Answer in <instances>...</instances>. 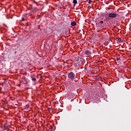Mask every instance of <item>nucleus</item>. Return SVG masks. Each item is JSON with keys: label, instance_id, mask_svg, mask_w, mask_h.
Instances as JSON below:
<instances>
[{"label": "nucleus", "instance_id": "obj_1", "mask_svg": "<svg viewBox=\"0 0 131 131\" xmlns=\"http://www.w3.org/2000/svg\"><path fill=\"white\" fill-rule=\"evenodd\" d=\"M68 77L70 78L72 80H73V79H74V77H75V74L72 72L69 73L68 75Z\"/></svg>", "mask_w": 131, "mask_h": 131}, {"label": "nucleus", "instance_id": "obj_2", "mask_svg": "<svg viewBox=\"0 0 131 131\" xmlns=\"http://www.w3.org/2000/svg\"><path fill=\"white\" fill-rule=\"evenodd\" d=\"M108 18H116V17H117V14L114 13H110L108 14Z\"/></svg>", "mask_w": 131, "mask_h": 131}, {"label": "nucleus", "instance_id": "obj_3", "mask_svg": "<svg viewBox=\"0 0 131 131\" xmlns=\"http://www.w3.org/2000/svg\"><path fill=\"white\" fill-rule=\"evenodd\" d=\"M4 126L3 128L4 130H6V129H8V128H9V126L7 124H4Z\"/></svg>", "mask_w": 131, "mask_h": 131}, {"label": "nucleus", "instance_id": "obj_4", "mask_svg": "<svg viewBox=\"0 0 131 131\" xmlns=\"http://www.w3.org/2000/svg\"><path fill=\"white\" fill-rule=\"evenodd\" d=\"M85 55H90L92 54V52L90 50H86L85 52Z\"/></svg>", "mask_w": 131, "mask_h": 131}, {"label": "nucleus", "instance_id": "obj_5", "mask_svg": "<svg viewBox=\"0 0 131 131\" xmlns=\"http://www.w3.org/2000/svg\"><path fill=\"white\" fill-rule=\"evenodd\" d=\"M118 42H123V40L121 39L120 38H117Z\"/></svg>", "mask_w": 131, "mask_h": 131}, {"label": "nucleus", "instance_id": "obj_6", "mask_svg": "<svg viewBox=\"0 0 131 131\" xmlns=\"http://www.w3.org/2000/svg\"><path fill=\"white\" fill-rule=\"evenodd\" d=\"M71 25L72 26H75V25H76V22L75 21H72L71 23Z\"/></svg>", "mask_w": 131, "mask_h": 131}, {"label": "nucleus", "instance_id": "obj_7", "mask_svg": "<svg viewBox=\"0 0 131 131\" xmlns=\"http://www.w3.org/2000/svg\"><path fill=\"white\" fill-rule=\"evenodd\" d=\"M81 58L78 57H76L75 58V60L76 61H77V62H78V61H79V60H81Z\"/></svg>", "mask_w": 131, "mask_h": 131}, {"label": "nucleus", "instance_id": "obj_8", "mask_svg": "<svg viewBox=\"0 0 131 131\" xmlns=\"http://www.w3.org/2000/svg\"><path fill=\"white\" fill-rule=\"evenodd\" d=\"M73 3L75 5H76V4H77V0H73Z\"/></svg>", "mask_w": 131, "mask_h": 131}, {"label": "nucleus", "instance_id": "obj_9", "mask_svg": "<svg viewBox=\"0 0 131 131\" xmlns=\"http://www.w3.org/2000/svg\"><path fill=\"white\" fill-rule=\"evenodd\" d=\"M32 81H35L36 80V79L35 78H32Z\"/></svg>", "mask_w": 131, "mask_h": 131}, {"label": "nucleus", "instance_id": "obj_10", "mask_svg": "<svg viewBox=\"0 0 131 131\" xmlns=\"http://www.w3.org/2000/svg\"><path fill=\"white\" fill-rule=\"evenodd\" d=\"M99 23H100V24H103V23H104V21L101 20L99 21Z\"/></svg>", "mask_w": 131, "mask_h": 131}, {"label": "nucleus", "instance_id": "obj_11", "mask_svg": "<svg viewBox=\"0 0 131 131\" xmlns=\"http://www.w3.org/2000/svg\"><path fill=\"white\" fill-rule=\"evenodd\" d=\"M26 108H27V109H28L29 108V105L28 104L26 105Z\"/></svg>", "mask_w": 131, "mask_h": 131}, {"label": "nucleus", "instance_id": "obj_12", "mask_svg": "<svg viewBox=\"0 0 131 131\" xmlns=\"http://www.w3.org/2000/svg\"><path fill=\"white\" fill-rule=\"evenodd\" d=\"M88 4H92V1L90 0L89 2H88Z\"/></svg>", "mask_w": 131, "mask_h": 131}, {"label": "nucleus", "instance_id": "obj_13", "mask_svg": "<svg viewBox=\"0 0 131 131\" xmlns=\"http://www.w3.org/2000/svg\"><path fill=\"white\" fill-rule=\"evenodd\" d=\"M25 81H26V83H27V80L26 79H25Z\"/></svg>", "mask_w": 131, "mask_h": 131}, {"label": "nucleus", "instance_id": "obj_14", "mask_svg": "<svg viewBox=\"0 0 131 131\" xmlns=\"http://www.w3.org/2000/svg\"><path fill=\"white\" fill-rule=\"evenodd\" d=\"M22 20H23V21H24V17H23Z\"/></svg>", "mask_w": 131, "mask_h": 131}]
</instances>
